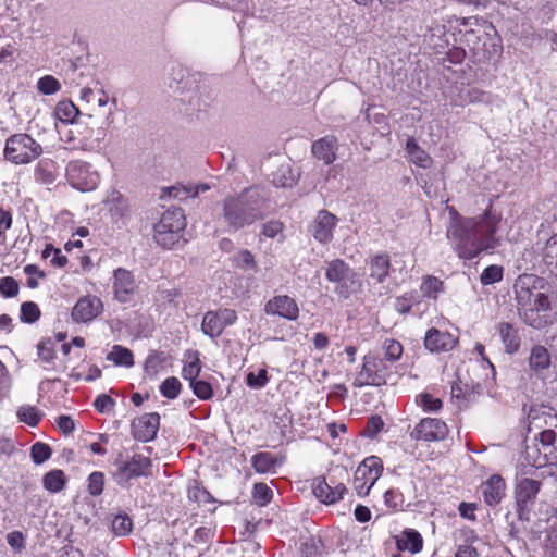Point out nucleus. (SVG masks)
Here are the masks:
<instances>
[{
	"mask_svg": "<svg viewBox=\"0 0 557 557\" xmlns=\"http://www.w3.org/2000/svg\"><path fill=\"white\" fill-rule=\"evenodd\" d=\"M42 153V148L30 135L17 133L11 135L4 146V158L14 164H27Z\"/></svg>",
	"mask_w": 557,
	"mask_h": 557,
	"instance_id": "nucleus-4",
	"label": "nucleus"
},
{
	"mask_svg": "<svg viewBox=\"0 0 557 557\" xmlns=\"http://www.w3.org/2000/svg\"><path fill=\"white\" fill-rule=\"evenodd\" d=\"M65 170L67 182L77 190L89 191L99 184V174L87 162L81 160L71 161Z\"/></svg>",
	"mask_w": 557,
	"mask_h": 557,
	"instance_id": "nucleus-9",
	"label": "nucleus"
},
{
	"mask_svg": "<svg viewBox=\"0 0 557 557\" xmlns=\"http://www.w3.org/2000/svg\"><path fill=\"white\" fill-rule=\"evenodd\" d=\"M497 332L507 354L512 355L519 350L521 339L518 330L512 324L500 322L497 325Z\"/></svg>",
	"mask_w": 557,
	"mask_h": 557,
	"instance_id": "nucleus-24",
	"label": "nucleus"
},
{
	"mask_svg": "<svg viewBox=\"0 0 557 557\" xmlns=\"http://www.w3.org/2000/svg\"><path fill=\"white\" fill-rule=\"evenodd\" d=\"M406 151L411 161L419 168L429 169L433 164L431 156L422 149L414 138H409L406 143Z\"/></svg>",
	"mask_w": 557,
	"mask_h": 557,
	"instance_id": "nucleus-26",
	"label": "nucleus"
},
{
	"mask_svg": "<svg viewBox=\"0 0 557 557\" xmlns=\"http://www.w3.org/2000/svg\"><path fill=\"white\" fill-rule=\"evenodd\" d=\"M447 237L460 244H493L502 223V213L490 200L484 212L474 218L462 216L455 207L448 206Z\"/></svg>",
	"mask_w": 557,
	"mask_h": 557,
	"instance_id": "nucleus-1",
	"label": "nucleus"
},
{
	"mask_svg": "<svg viewBox=\"0 0 557 557\" xmlns=\"http://www.w3.org/2000/svg\"><path fill=\"white\" fill-rule=\"evenodd\" d=\"M186 226V218L184 215V211L181 208H172L168 209L161 215L159 222L154 225V232L157 236H162L170 234L169 238H157V242H171L175 244L178 239L175 237L177 234L183 231Z\"/></svg>",
	"mask_w": 557,
	"mask_h": 557,
	"instance_id": "nucleus-11",
	"label": "nucleus"
},
{
	"mask_svg": "<svg viewBox=\"0 0 557 557\" xmlns=\"http://www.w3.org/2000/svg\"><path fill=\"white\" fill-rule=\"evenodd\" d=\"M273 492L272 490L264 483H257L253 486V498L256 503L260 506H264L272 499Z\"/></svg>",
	"mask_w": 557,
	"mask_h": 557,
	"instance_id": "nucleus-46",
	"label": "nucleus"
},
{
	"mask_svg": "<svg viewBox=\"0 0 557 557\" xmlns=\"http://www.w3.org/2000/svg\"><path fill=\"white\" fill-rule=\"evenodd\" d=\"M114 466L116 468L114 478L119 485L125 486L134 478L148 476L151 471V460L140 454H135L129 460L119 454Z\"/></svg>",
	"mask_w": 557,
	"mask_h": 557,
	"instance_id": "nucleus-6",
	"label": "nucleus"
},
{
	"mask_svg": "<svg viewBox=\"0 0 557 557\" xmlns=\"http://www.w3.org/2000/svg\"><path fill=\"white\" fill-rule=\"evenodd\" d=\"M534 275H520L515 283L517 312L529 326L541 330L552 323L548 296L536 286Z\"/></svg>",
	"mask_w": 557,
	"mask_h": 557,
	"instance_id": "nucleus-2",
	"label": "nucleus"
},
{
	"mask_svg": "<svg viewBox=\"0 0 557 557\" xmlns=\"http://www.w3.org/2000/svg\"><path fill=\"white\" fill-rule=\"evenodd\" d=\"M159 425L160 416L158 413H146L133 421V435L138 441L149 442L156 437Z\"/></svg>",
	"mask_w": 557,
	"mask_h": 557,
	"instance_id": "nucleus-16",
	"label": "nucleus"
},
{
	"mask_svg": "<svg viewBox=\"0 0 557 557\" xmlns=\"http://www.w3.org/2000/svg\"><path fill=\"white\" fill-rule=\"evenodd\" d=\"M466 57H467V53H466V50L463 47H453L447 52V60L454 64L461 63L466 59Z\"/></svg>",
	"mask_w": 557,
	"mask_h": 557,
	"instance_id": "nucleus-55",
	"label": "nucleus"
},
{
	"mask_svg": "<svg viewBox=\"0 0 557 557\" xmlns=\"http://www.w3.org/2000/svg\"><path fill=\"white\" fill-rule=\"evenodd\" d=\"M458 343V337L449 332H443L435 327L430 329L424 337V346L431 352H447L453 350Z\"/></svg>",
	"mask_w": 557,
	"mask_h": 557,
	"instance_id": "nucleus-14",
	"label": "nucleus"
},
{
	"mask_svg": "<svg viewBox=\"0 0 557 557\" xmlns=\"http://www.w3.org/2000/svg\"><path fill=\"white\" fill-rule=\"evenodd\" d=\"M107 358L117 366L132 367L134 364L132 351L119 345L113 347Z\"/></svg>",
	"mask_w": 557,
	"mask_h": 557,
	"instance_id": "nucleus-32",
	"label": "nucleus"
},
{
	"mask_svg": "<svg viewBox=\"0 0 557 557\" xmlns=\"http://www.w3.org/2000/svg\"><path fill=\"white\" fill-rule=\"evenodd\" d=\"M455 557H479V553L471 545H461L458 547Z\"/></svg>",
	"mask_w": 557,
	"mask_h": 557,
	"instance_id": "nucleus-63",
	"label": "nucleus"
},
{
	"mask_svg": "<svg viewBox=\"0 0 557 557\" xmlns=\"http://www.w3.org/2000/svg\"><path fill=\"white\" fill-rule=\"evenodd\" d=\"M37 89L42 95H53L61 89V84L54 76L45 75L38 79Z\"/></svg>",
	"mask_w": 557,
	"mask_h": 557,
	"instance_id": "nucleus-36",
	"label": "nucleus"
},
{
	"mask_svg": "<svg viewBox=\"0 0 557 557\" xmlns=\"http://www.w3.org/2000/svg\"><path fill=\"white\" fill-rule=\"evenodd\" d=\"M202 332L211 338L218 337L224 330L216 311H209L203 315L201 323Z\"/></svg>",
	"mask_w": 557,
	"mask_h": 557,
	"instance_id": "nucleus-28",
	"label": "nucleus"
},
{
	"mask_svg": "<svg viewBox=\"0 0 557 557\" xmlns=\"http://www.w3.org/2000/svg\"><path fill=\"white\" fill-rule=\"evenodd\" d=\"M459 513L461 517L469 519V520H475V505L471 503H460L459 505Z\"/></svg>",
	"mask_w": 557,
	"mask_h": 557,
	"instance_id": "nucleus-61",
	"label": "nucleus"
},
{
	"mask_svg": "<svg viewBox=\"0 0 557 557\" xmlns=\"http://www.w3.org/2000/svg\"><path fill=\"white\" fill-rule=\"evenodd\" d=\"M487 22L476 16L462 17L454 33L455 41L467 46L475 51L482 42V35L485 34Z\"/></svg>",
	"mask_w": 557,
	"mask_h": 557,
	"instance_id": "nucleus-7",
	"label": "nucleus"
},
{
	"mask_svg": "<svg viewBox=\"0 0 557 557\" xmlns=\"http://www.w3.org/2000/svg\"><path fill=\"white\" fill-rule=\"evenodd\" d=\"M325 276L336 284L334 292L344 299L356 294L361 286L357 273L339 259L329 262Z\"/></svg>",
	"mask_w": 557,
	"mask_h": 557,
	"instance_id": "nucleus-5",
	"label": "nucleus"
},
{
	"mask_svg": "<svg viewBox=\"0 0 557 557\" xmlns=\"http://www.w3.org/2000/svg\"><path fill=\"white\" fill-rule=\"evenodd\" d=\"M20 421L25 422L29 426H36L40 421L38 410L33 406H23L17 410Z\"/></svg>",
	"mask_w": 557,
	"mask_h": 557,
	"instance_id": "nucleus-41",
	"label": "nucleus"
},
{
	"mask_svg": "<svg viewBox=\"0 0 557 557\" xmlns=\"http://www.w3.org/2000/svg\"><path fill=\"white\" fill-rule=\"evenodd\" d=\"M201 371L200 360L198 358V352L194 354L193 360L187 362L183 368V377L188 380L189 383L195 382L196 377L199 375Z\"/></svg>",
	"mask_w": 557,
	"mask_h": 557,
	"instance_id": "nucleus-44",
	"label": "nucleus"
},
{
	"mask_svg": "<svg viewBox=\"0 0 557 557\" xmlns=\"http://www.w3.org/2000/svg\"><path fill=\"white\" fill-rule=\"evenodd\" d=\"M104 486V475L102 472L95 471L88 478V492L92 496H98L102 493Z\"/></svg>",
	"mask_w": 557,
	"mask_h": 557,
	"instance_id": "nucleus-47",
	"label": "nucleus"
},
{
	"mask_svg": "<svg viewBox=\"0 0 557 557\" xmlns=\"http://www.w3.org/2000/svg\"><path fill=\"white\" fill-rule=\"evenodd\" d=\"M133 529V522L126 515H117L112 520V531L117 536L128 534Z\"/></svg>",
	"mask_w": 557,
	"mask_h": 557,
	"instance_id": "nucleus-38",
	"label": "nucleus"
},
{
	"mask_svg": "<svg viewBox=\"0 0 557 557\" xmlns=\"http://www.w3.org/2000/svg\"><path fill=\"white\" fill-rule=\"evenodd\" d=\"M389 259L387 256H377L372 261L371 277L377 282H383L388 274Z\"/></svg>",
	"mask_w": 557,
	"mask_h": 557,
	"instance_id": "nucleus-33",
	"label": "nucleus"
},
{
	"mask_svg": "<svg viewBox=\"0 0 557 557\" xmlns=\"http://www.w3.org/2000/svg\"><path fill=\"white\" fill-rule=\"evenodd\" d=\"M383 360L374 354H368L363 358L362 368L357 374L352 385L363 387L366 385H377V373L383 369Z\"/></svg>",
	"mask_w": 557,
	"mask_h": 557,
	"instance_id": "nucleus-13",
	"label": "nucleus"
},
{
	"mask_svg": "<svg viewBox=\"0 0 557 557\" xmlns=\"http://www.w3.org/2000/svg\"><path fill=\"white\" fill-rule=\"evenodd\" d=\"M66 484V476L62 470L54 469L47 472L42 478L44 487L50 493L61 492Z\"/></svg>",
	"mask_w": 557,
	"mask_h": 557,
	"instance_id": "nucleus-27",
	"label": "nucleus"
},
{
	"mask_svg": "<svg viewBox=\"0 0 557 557\" xmlns=\"http://www.w3.org/2000/svg\"><path fill=\"white\" fill-rule=\"evenodd\" d=\"M181 387V382L176 377L172 376L162 382L160 385V392L164 397L174 399L178 396Z\"/></svg>",
	"mask_w": 557,
	"mask_h": 557,
	"instance_id": "nucleus-40",
	"label": "nucleus"
},
{
	"mask_svg": "<svg viewBox=\"0 0 557 557\" xmlns=\"http://www.w3.org/2000/svg\"><path fill=\"white\" fill-rule=\"evenodd\" d=\"M52 455L50 446L42 442H36L30 448V457L35 465H41Z\"/></svg>",
	"mask_w": 557,
	"mask_h": 557,
	"instance_id": "nucleus-35",
	"label": "nucleus"
},
{
	"mask_svg": "<svg viewBox=\"0 0 557 557\" xmlns=\"http://www.w3.org/2000/svg\"><path fill=\"white\" fill-rule=\"evenodd\" d=\"M354 513H355V518L359 522H367L371 518L370 509L368 507H366V506H362V505H358L355 508V512Z\"/></svg>",
	"mask_w": 557,
	"mask_h": 557,
	"instance_id": "nucleus-64",
	"label": "nucleus"
},
{
	"mask_svg": "<svg viewBox=\"0 0 557 557\" xmlns=\"http://www.w3.org/2000/svg\"><path fill=\"white\" fill-rule=\"evenodd\" d=\"M18 293V283L14 277L5 276L0 280V294L4 297H14Z\"/></svg>",
	"mask_w": 557,
	"mask_h": 557,
	"instance_id": "nucleus-49",
	"label": "nucleus"
},
{
	"mask_svg": "<svg viewBox=\"0 0 557 557\" xmlns=\"http://www.w3.org/2000/svg\"><path fill=\"white\" fill-rule=\"evenodd\" d=\"M346 491L343 483L331 486L324 478H317L312 484L314 496L324 504H333L342 499Z\"/></svg>",
	"mask_w": 557,
	"mask_h": 557,
	"instance_id": "nucleus-18",
	"label": "nucleus"
},
{
	"mask_svg": "<svg viewBox=\"0 0 557 557\" xmlns=\"http://www.w3.org/2000/svg\"><path fill=\"white\" fill-rule=\"evenodd\" d=\"M265 312L268 314H277L288 320H296L298 317V306L288 296H277L265 305Z\"/></svg>",
	"mask_w": 557,
	"mask_h": 557,
	"instance_id": "nucleus-19",
	"label": "nucleus"
},
{
	"mask_svg": "<svg viewBox=\"0 0 557 557\" xmlns=\"http://www.w3.org/2000/svg\"><path fill=\"white\" fill-rule=\"evenodd\" d=\"M382 349L384 352V359L389 362L399 360L403 355V345L393 338L385 339Z\"/></svg>",
	"mask_w": 557,
	"mask_h": 557,
	"instance_id": "nucleus-34",
	"label": "nucleus"
},
{
	"mask_svg": "<svg viewBox=\"0 0 557 557\" xmlns=\"http://www.w3.org/2000/svg\"><path fill=\"white\" fill-rule=\"evenodd\" d=\"M503 278V268L499 265H488L484 269L480 276V281L483 285H491L499 282Z\"/></svg>",
	"mask_w": 557,
	"mask_h": 557,
	"instance_id": "nucleus-43",
	"label": "nucleus"
},
{
	"mask_svg": "<svg viewBox=\"0 0 557 557\" xmlns=\"http://www.w3.org/2000/svg\"><path fill=\"white\" fill-rule=\"evenodd\" d=\"M421 290L424 296L436 299L443 290V282L435 276H426L421 285Z\"/></svg>",
	"mask_w": 557,
	"mask_h": 557,
	"instance_id": "nucleus-37",
	"label": "nucleus"
},
{
	"mask_svg": "<svg viewBox=\"0 0 557 557\" xmlns=\"http://www.w3.org/2000/svg\"><path fill=\"white\" fill-rule=\"evenodd\" d=\"M103 310L102 301L96 296H85L78 299L72 310V319L77 323H86L97 318Z\"/></svg>",
	"mask_w": 557,
	"mask_h": 557,
	"instance_id": "nucleus-12",
	"label": "nucleus"
},
{
	"mask_svg": "<svg viewBox=\"0 0 557 557\" xmlns=\"http://www.w3.org/2000/svg\"><path fill=\"white\" fill-rule=\"evenodd\" d=\"M446 434L447 426L445 422L438 419L426 418L422 419L420 423L416 426L412 436H414L416 440L431 442L443 440L446 436Z\"/></svg>",
	"mask_w": 557,
	"mask_h": 557,
	"instance_id": "nucleus-17",
	"label": "nucleus"
},
{
	"mask_svg": "<svg viewBox=\"0 0 557 557\" xmlns=\"http://www.w3.org/2000/svg\"><path fill=\"white\" fill-rule=\"evenodd\" d=\"M108 203L110 205V212L113 218L123 219L128 212V203L117 190L110 194Z\"/></svg>",
	"mask_w": 557,
	"mask_h": 557,
	"instance_id": "nucleus-30",
	"label": "nucleus"
},
{
	"mask_svg": "<svg viewBox=\"0 0 557 557\" xmlns=\"http://www.w3.org/2000/svg\"><path fill=\"white\" fill-rule=\"evenodd\" d=\"M58 426L64 434H70L74 431L75 423L70 416H60L58 418Z\"/></svg>",
	"mask_w": 557,
	"mask_h": 557,
	"instance_id": "nucleus-59",
	"label": "nucleus"
},
{
	"mask_svg": "<svg viewBox=\"0 0 557 557\" xmlns=\"http://www.w3.org/2000/svg\"><path fill=\"white\" fill-rule=\"evenodd\" d=\"M284 225L280 221H270L263 225L262 235L269 239H283Z\"/></svg>",
	"mask_w": 557,
	"mask_h": 557,
	"instance_id": "nucleus-45",
	"label": "nucleus"
},
{
	"mask_svg": "<svg viewBox=\"0 0 557 557\" xmlns=\"http://www.w3.org/2000/svg\"><path fill=\"white\" fill-rule=\"evenodd\" d=\"M94 406L99 412L104 413L113 408L114 400L109 395L101 394L96 398Z\"/></svg>",
	"mask_w": 557,
	"mask_h": 557,
	"instance_id": "nucleus-52",
	"label": "nucleus"
},
{
	"mask_svg": "<svg viewBox=\"0 0 557 557\" xmlns=\"http://www.w3.org/2000/svg\"><path fill=\"white\" fill-rule=\"evenodd\" d=\"M165 191L168 194V197H172V198L180 199V200L186 199L190 195V189H188L184 186H182V187L173 186V187L168 188Z\"/></svg>",
	"mask_w": 557,
	"mask_h": 557,
	"instance_id": "nucleus-58",
	"label": "nucleus"
},
{
	"mask_svg": "<svg viewBox=\"0 0 557 557\" xmlns=\"http://www.w3.org/2000/svg\"><path fill=\"white\" fill-rule=\"evenodd\" d=\"M236 263L242 269H256L253 256L248 250H243L236 258Z\"/></svg>",
	"mask_w": 557,
	"mask_h": 557,
	"instance_id": "nucleus-53",
	"label": "nucleus"
},
{
	"mask_svg": "<svg viewBox=\"0 0 557 557\" xmlns=\"http://www.w3.org/2000/svg\"><path fill=\"white\" fill-rule=\"evenodd\" d=\"M384 422L379 416H372L367 424V435L369 437H374L383 428Z\"/></svg>",
	"mask_w": 557,
	"mask_h": 557,
	"instance_id": "nucleus-54",
	"label": "nucleus"
},
{
	"mask_svg": "<svg viewBox=\"0 0 557 557\" xmlns=\"http://www.w3.org/2000/svg\"><path fill=\"white\" fill-rule=\"evenodd\" d=\"M542 482L529 478L521 479L515 488L517 515L520 520L528 521Z\"/></svg>",
	"mask_w": 557,
	"mask_h": 557,
	"instance_id": "nucleus-10",
	"label": "nucleus"
},
{
	"mask_svg": "<svg viewBox=\"0 0 557 557\" xmlns=\"http://www.w3.org/2000/svg\"><path fill=\"white\" fill-rule=\"evenodd\" d=\"M282 460L269 451H261L251 457V466L258 473H273Z\"/></svg>",
	"mask_w": 557,
	"mask_h": 557,
	"instance_id": "nucleus-25",
	"label": "nucleus"
},
{
	"mask_svg": "<svg viewBox=\"0 0 557 557\" xmlns=\"http://www.w3.org/2000/svg\"><path fill=\"white\" fill-rule=\"evenodd\" d=\"M223 210L226 222L235 228L250 225L262 218L260 196L253 188H246L237 197L226 198Z\"/></svg>",
	"mask_w": 557,
	"mask_h": 557,
	"instance_id": "nucleus-3",
	"label": "nucleus"
},
{
	"mask_svg": "<svg viewBox=\"0 0 557 557\" xmlns=\"http://www.w3.org/2000/svg\"><path fill=\"white\" fill-rule=\"evenodd\" d=\"M78 114L77 107L70 100L60 101L55 107V115L63 123H74Z\"/></svg>",
	"mask_w": 557,
	"mask_h": 557,
	"instance_id": "nucleus-31",
	"label": "nucleus"
},
{
	"mask_svg": "<svg viewBox=\"0 0 557 557\" xmlns=\"http://www.w3.org/2000/svg\"><path fill=\"white\" fill-rule=\"evenodd\" d=\"M421 405L425 410L435 411L442 407V401L438 398L424 394L421 396Z\"/></svg>",
	"mask_w": 557,
	"mask_h": 557,
	"instance_id": "nucleus-56",
	"label": "nucleus"
},
{
	"mask_svg": "<svg viewBox=\"0 0 557 557\" xmlns=\"http://www.w3.org/2000/svg\"><path fill=\"white\" fill-rule=\"evenodd\" d=\"M312 154L323 161L325 164H331L336 160L337 139L335 136H325L313 141L311 147Z\"/></svg>",
	"mask_w": 557,
	"mask_h": 557,
	"instance_id": "nucleus-21",
	"label": "nucleus"
},
{
	"mask_svg": "<svg viewBox=\"0 0 557 557\" xmlns=\"http://www.w3.org/2000/svg\"><path fill=\"white\" fill-rule=\"evenodd\" d=\"M12 224V214L10 211L0 208V236L10 228Z\"/></svg>",
	"mask_w": 557,
	"mask_h": 557,
	"instance_id": "nucleus-62",
	"label": "nucleus"
},
{
	"mask_svg": "<svg viewBox=\"0 0 557 557\" xmlns=\"http://www.w3.org/2000/svg\"><path fill=\"white\" fill-rule=\"evenodd\" d=\"M216 313L219 314L222 325L224 327L234 324L235 321L237 320V314L232 309L219 310L216 311Z\"/></svg>",
	"mask_w": 557,
	"mask_h": 557,
	"instance_id": "nucleus-57",
	"label": "nucleus"
},
{
	"mask_svg": "<svg viewBox=\"0 0 557 557\" xmlns=\"http://www.w3.org/2000/svg\"><path fill=\"white\" fill-rule=\"evenodd\" d=\"M267 382H268V376H267L265 369H260L258 374H255L253 372H249L246 376L247 385L252 388H261L267 384Z\"/></svg>",
	"mask_w": 557,
	"mask_h": 557,
	"instance_id": "nucleus-51",
	"label": "nucleus"
},
{
	"mask_svg": "<svg viewBox=\"0 0 557 557\" xmlns=\"http://www.w3.org/2000/svg\"><path fill=\"white\" fill-rule=\"evenodd\" d=\"M190 387L194 391V394L200 399H209L212 397V387L206 381H195L190 383Z\"/></svg>",
	"mask_w": 557,
	"mask_h": 557,
	"instance_id": "nucleus-50",
	"label": "nucleus"
},
{
	"mask_svg": "<svg viewBox=\"0 0 557 557\" xmlns=\"http://www.w3.org/2000/svg\"><path fill=\"white\" fill-rule=\"evenodd\" d=\"M383 470L379 457L371 456L366 458L356 469L354 475V488L359 496L369 494L371 487L381 476Z\"/></svg>",
	"mask_w": 557,
	"mask_h": 557,
	"instance_id": "nucleus-8",
	"label": "nucleus"
},
{
	"mask_svg": "<svg viewBox=\"0 0 557 557\" xmlns=\"http://www.w3.org/2000/svg\"><path fill=\"white\" fill-rule=\"evenodd\" d=\"M399 549H407L411 553H418L422 549V537L414 530L405 531L403 537L397 541Z\"/></svg>",
	"mask_w": 557,
	"mask_h": 557,
	"instance_id": "nucleus-29",
	"label": "nucleus"
},
{
	"mask_svg": "<svg viewBox=\"0 0 557 557\" xmlns=\"http://www.w3.org/2000/svg\"><path fill=\"white\" fill-rule=\"evenodd\" d=\"M552 364L548 349L542 345H535L531 348L529 356V368L535 374H542L548 370Z\"/></svg>",
	"mask_w": 557,
	"mask_h": 557,
	"instance_id": "nucleus-23",
	"label": "nucleus"
},
{
	"mask_svg": "<svg viewBox=\"0 0 557 557\" xmlns=\"http://www.w3.org/2000/svg\"><path fill=\"white\" fill-rule=\"evenodd\" d=\"M164 360L165 358L162 356V354H150L145 362V372L149 376H156L159 373L160 369L162 368Z\"/></svg>",
	"mask_w": 557,
	"mask_h": 557,
	"instance_id": "nucleus-42",
	"label": "nucleus"
},
{
	"mask_svg": "<svg viewBox=\"0 0 557 557\" xmlns=\"http://www.w3.org/2000/svg\"><path fill=\"white\" fill-rule=\"evenodd\" d=\"M337 218L327 210H320L311 224V233L315 240L327 243L333 238V230Z\"/></svg>",
	"mask_w": 557,
	"mask_h": 557,
	"instance_id": "nucleus-15",
	"label": "nucleus"
},
{
	"mask_svg": "<svg viewBox=\"0 0 557 557\" xmlns=\"http://www.w3.org/2000/svg\"><path fill=\"white\" fill-rule=\"evenodd\" d=\"M8 543L12 548L21 549L24 547V536L21 532L14 531L8 534Z\"/></svg>",
	"mask_w": 557,
	"mask_h": 557,
	"instance_id": "nucleus-60",
	"label": "nucleus"
},
{
	"mask_svg": "<svg viewBox=\"0 0 557 557\" xmlns=\"http://www.w3.org/2000/svg\"><path fill=\"white\" fill-rule=\"evenodd\" d=\"M114 294L120 302H126L135 288L134 277L129 271L119 268L114 271Z\"/></svg>",
	"mask_w": 557,
	"mask_h": 557,
	"instance_id": "nucleus-20",
	"label": "nucleus"
},
{
	"mask_svg": "<svg viewBox=\"0 0 557 557\" xmlns=\"http://www.w3.org/2000/svg\"><path fill=\"white\" fill-rule=\"evenodd\" d=\"M505 491V482L500 475H492L482 486L484 502L488 506H496L500 503Z\"/></svg>",
	"mask_w": 557,
	"mask_h": 557,
	"instance_id": "nucleus-22",
	"label": "nucleus"
},
{
	"mask_svg": "<svg viewBox=\"0 0 557 557\" xmlns=\"http://www.w3.org/2000/svg\"><path fill=\"white\" fill-rule=\"evenodd\" d=\"M40 318V309L33 301L23 302L21 306V320L24 323H34Z\"/></svg>",
	"mask_w": 557,
	"mask_h": 557,
	"instance_id": "nucleus-39",
	"label": "nucleus"
},
{
	"mask_svg": "<svg viewBox=\"0 0 557 557\" xmlns=\"http://www.w3.org/2000/svg\"><path fill=\"white\" fill-rule=\"evenodd\" d=\"M542 257L550 273L557 277V246H544Z\"/></svg>",
	"mask_w": 557,
	"mask_h": 557,
	"instance_id": "nucleus-48",
	"label": "nucleus"
}]
</instances>
